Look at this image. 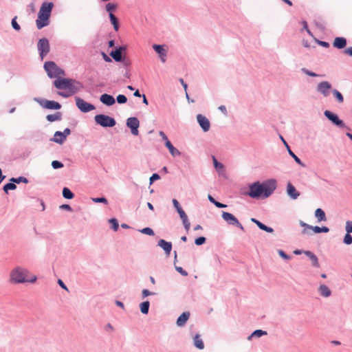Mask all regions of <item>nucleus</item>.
I'll return each mask as SVG.
<instances>
[{"label":"nucleus","mask_w":352,"mask_h":352,"mask_svg":"<svg viewBox=\"0 0 352 352\" xmlns=\"http://www.w3.org/2000/svg\"><path fill=\"white\" fill-rule=\"evenodd\" d=\"M43 67L50 78H56L53 82L54 86L59 90L65 89L58 91V96L67 98L84 89L82 82L74 78H62V76H65V71L58 67L54 61H46Z\"/></svg>","instance_id":"obj_1"},{"label":"nucleus","mask_w":352,"mask_h":352,"mask_svg":"<svg viewBox=\"0 0 352 352\" xmlns=\"http://www.w3.org/2000/svg\"><path fill=\"white\" fill-rule=\"evenodd\" d=\"M276 189V180L270 179L262 183L255 182L249 186L246 195L253 199H265L270 197Z\"/></svg>","instance_id":"obj_2"},{"label":"nucleus","mask_w":352,"mask_h":352,"mask_svg":"<svg viewBox=\"0 0 352 352\" xmlns=\"http://www.w3.org/2000/svg\"><path fill=\"white\" fill-rule=\"evenodd\" d=\"M37 277L35 275H30L28 269L16 266L10 271L9 281L12 284L34 283Z\"/></svg>","instance_id":"obj_3"},{"label":"nucleus","mask_w":352,"mask_h":352,"mask_svg":"<svg viewBox=\"0 0 352 352\" xmlns=\"http://www.w3.org/2000/svg\"><path fill=\"white\" fill-rule=\"evenodd\" d=\"M95 122L102 127H113L116 124V120L107 115L98 114L94 117Z\"/></svg>","instance_id":"obj_4"},{"label":"nucleus","mask_w":352,"mask_h":352,"mask_svg":"<svg viewBox=\"0 0 352 352\" xmlns=\"http://www.w3.org/2000/svg\"><path fill=\"white\" fill-rule=\"evenodd\" d=\"M324 116L335 126H338L340 129H349L343 120L339 118L338 116L329 111L325 110L324 111Z\"/></svg>","instance_id":"obj_5"},{"label":"nucleus","mask_w":352,"mask_h":352,"mask_svg":"<svg viewBox=\"0 0 352 352\" xmlns=\"http://www.w3.org/2000/svg\"><path fill=\"white\" fill-rule=\"evenodd\" d=\"M37 49L41 59L43 60V58L47 56V54L50 52V43L48 39L46 38H40L37 43Z\"/></svg>","instance_id":"obj_6"},{"label":"nucleus","mask_w":352,"mask_h":352,"mask_svg":"<svg viewBox=\"0 0 352 352\" xmlns=\"http://www.w3.org/2000/svg\"><path fill=\"white\" fill-rule=\"evenodd\" d=\"M222 219L230 226H234L244 231L243 226L239 222L238 219L232 214L223 211L221 214Z\"/></svg>","instance_id":"obj_7"},{"label":"nucleus","mask_w":352,"mask_h":352,"mask_svg":"<svg viewBox=\"0 0 352 352\" xmlns=\"http://www.w3.org/2000/svg\"><path fill=\"white\" fill-rule=\"evenodd\" d=\"M316 91L321 94L323 97L327 98L332 93V85L328 81H322L316 86Z\"/></svg>","instance_id":"obj_8"},{"label":"nucleus","mask_w":352,"mask_h":352,"mask_svg":"<svg viewBox=\"0 0 352 352\" xmlns=\"http://www.w3.org/2000/svg\"><path fill=\"white\" fill-rule=\"evenodd\" d=\"M34 100L36 101L42 107L51 110H58L61 108L59 102L54 100H49L46 99H41L35 98Z\"/></svg>","instance_id":"obj_9"},{"label":"nucleus","mask_w":352,"mask_h":352,"mask_svg":"<svg viewBox=\"0 0 352 352\" xmlns=\"http://www.w3.org/2000/svg\"><path fill=\"white\" fill-rule=\"evenodd\" d=\"M75 100L77 107L82 113H88L95 109V106L94 104L88 103L87 102L85 101L83 99L79 97H76Z\"/></svg>","instance_id":"obj_10"},{"label":"nucleus","mask_w":352,"mask_h":352,"mask_svg":"<svg viewBox=\"0 0 352 352\" xmlns=\"http://www.w3.org/2000/svg\"><path fill=\"white\" fill-rule=\"evenodd\" d=\"M71 133V130L69 128L64 129L63 132L56 131L54 137L50 140L52 142L62 144L66 140L67 136Z\"/></svg>","instance_id":"obj_11"},{"label":"nucleus","mask_w":352,"mask_h":352,"mask_svg":"<svg viewBox=\"0 0 352 352\" xmlns=\"http://www.w3.org/2000/svg\"><path fill=\"white\" fill-rule=\"evenodd\" d=\"M126 124L131 129V132L133 135H138L139 133L138 128L140 126V121L136 117H130L126 120Z\"/></svg>","instance_id":"obj_12"},{"label":"nucleus","mask_w":352,"mask_h":352,"mask_svg":"<svg viewBox=\"0 0 352 352\" xmlns=\"http://www.w3.org/2000/svg\"><path fill=\"white\" fill-rule=\"evenodd\" d=\"M299 224L300 226L304 228V229L302 230V234L311 235V233L309 230H312L314 233L316 234L320 233V227L318 226H313L307 223H305L302 221H300Z\"/></svg>","instance_id":"obj_13"},{"label":"nucleus","mask_w":352,"mask_h":352,"mask_svg":"<svg viewBox=\"0 0 352 352\" xmlns=\"http://www.w3.org/2000/svg\"><path fill=\"white\" fill-rule=\"evenodd\" d=\"M197 121L204 132H207L210 130V123L206 116L202 114H197Z\"/></svg>","instance_id":"obj_14"},{"label":"nucleus","mask_w":352,"mask_h":352,"mask_svg":"<svg viewBox=\"0 0 352 352\" xmlns=\"http://www.w3.org/2000/svg\"><path fill=\"white\" fill-rule=\"evenodd\" d=\"M54 7L52 2H43L40 8L38 14L50 17V14Z\"/></svg>","instance_id":"obj_15"},{"label":"nucleus","mask_w":352,"mask_h":352,"mask_svg":"<svg viewBox=\"0 0 352 352\" xmlns=\"http://www.w3.org/2000/svg\"><path fill=\"white\" fill-rule=\"evenodd\" d=\"M153 49L157 53L160 60L162 63H165L166 60L167 50L164 48V45L154 44L153 45Z\"/></svg>","instance_id":"obj_16"},{"label":"nucleus","mask_w":352,"mask_h":352,"mask_svg":"<svg viewBox=\"0 0 352 352\" xmlns=\"http://www.w3.org/2000/svg\"><path fill=\"white\" fill-rule=\"evenodd\" d=\"M100 101L107 106H112L116 102L113 96L107 94H102L100 97Z\"/></svg>","instance_id":"obj_17"},{"label":"nucleus","mask_w":352,"mask_h":352,"mask_svg":"<svg viewBox=\"0 0 352 352\" xmlns=\"http://www.w3.org/2000/svg\"><path fill=\"white\" fill-rule=\"evenodd\" d=\"M49 19L50 17L48 16L38 14V19L36 21L37 28L41 30L43 28L47 26L50 23Z\"/></svg>","instance_id":"obj_18"},{"label":"nucleus","mask_w":352,"mask_h":352,"mask_svg":"<svg viewBox=\"0 0 352 352\" xmlns=\"http://www.w3.org/2000/svg\"><path fill=\"white\" fill-rule=\"evenodd\" d=\"M287 194L292 199H296L300 196L299 192L290 182L287 185Z\"/></svg>","instance_id":"obj_19"},{"label":"nucleus","mask_w":352,"mask_h":352,"mask_svg":"<svg viewBox=\"0 0 352 352\" xmlns=\"http://www.w3.org/2000/svg\"><path fill=\"white\" fill-rule=\"evenodd\" d=\"M158 246L162 248L167 255L170 254L172 250V243L168 242L164 239H160L157 243Z\"/></svg>","instance_id":"obj_20"},{"label":"nucleus","mask_w":352,"mask_h":352,"mask_svg":"<svg viewBox=\"0 0 352 352\" xmlns=\"http://www.w3.org/2000/svg\"><path fill=\"white\" fill-rule=\"evenodd\" d=\"M190 315L188 311L183 312L177 319V325L178 327H184L189 319Z\"/></svg>","instance_id":"obj_21"},{"label":"nucleus","mask_w":352,"mask_h":352,"mask_svg":"<svg viewBox=\"0 0 352 352\" xmlns=\"http://www.w3.org/2000/svg\"><path fill=\"white\" fill-rule=\"evenodd\" d=\"M333 45L337 49H343L346 45V39L344 37H336L333 41Z\"/></svg>","instance_id":"obj_22"},{"label":"nucleus","mask_w":352,"mask_h":352,"mask_svg":"<svg viewBox=\"0 0 352 352\" xmlns=\"http://www.w3.org/2000/svg\"><path fill=\"white\" fill-rule=\"evenodd\" d=\"M193 345L199 350L204 349V343L199 333H197L193 336Z\"/></svg>","instance_id":"obj_23"},{"label":"nucleus","mask_w":352,"mask_h":352,"mask_svg":"<svg viewBox=\"0 0 352 352\" xmlns=\"http://www.w3.org/2000/svg\"><path fill=\"white\" fill-rule=\"evenodd\" d=\"M165 146L168 149L170 153L173 157H178L182 155V153L178 149L175 148L170 141H167V142H165Z\"/></svg>","instance_id":"obj_24"},{"label":"nucleus","mask_w":352,"mask_h":352,"mask_svg":"<svg viewBox=\"0 0 352 352\" xmlns=\"http://www.w3.org/2000/svg\"><path fill=\"white\" fill-rule=\"evenodd\" d=\"M304 254L310 258L313 266L316 267H320L318 258L312 252L307 250L304 252Z\"/></svg>","instance_id":"obj_25"},{"label":"nucleus","mask_w":352,"mask_h":352,"mask_svg":"<svg viewBox=\"0 0 352 352\" xmlns=\"http://www.w3.org/2000/svg\"><path fill=\"white\" fill-rule=\"evenodd\" d=\"M179 215L182 221V223H183V225H184V227L186 231L188 232L190 230V223L188 220L187 214H186V212L184 211H182V212L179 214Z\"/></svg>","instance_id":"obj_26"},{"label":"nucleus","mask_w":352,"mask_h":352,"mask_svg":"<svg viewBox=\"0 0 352 352\" xmlns=\"http://www.w3.org/2000/svg\"><path fill=\"white\" fill-rule=\"evenodd\" d=\"M318 291L320 294L324 298H328L331 294L330 289L326 285H321L318 288Z\"/></svg>","instance_id":"obj_27"},{"label":"nucleus","mask_w":352,"mask_h":352,"mask_svg":"<svg viewBox=\"0 0 352 352\" xmlns=\"http://www.w3.org/2000/svg\"><path fill=\"white\" fill-rule=\"evenodd\" d=\"M267 333L266 331H263V330H261V329H256L255 331H254L248 337V340H251L252 338H261V336H265L267 335Z\"/></svg>","instance_id":"obj_28"},{"label":"nucleus","mask_w":352,"mask_h":352,"mask_svg":"<svg viewBox=\"0 0 352 352\" xmlns=\"http://www.w3.org/2000/svg\"><path fill=\"white\" fill-rule=\"evenodd\" d=\"M46 119L50 122L59 121L62 119V113L60 111H57L54 114H49L46 116Z\"/></svg>","instance_id":"obj_29"},{"label":"nucleus","mask_w":352,"mask_h":352,"mask_svg":"<svg viewBox=\"0 0 352 352\" xmlns=\"http://www.w3.org/2000/svg\"><path fill=\"white\" fill-rule=\"evenodd\" d=\"M315 217L317 219L318 221H319V222L327 221L325 212L321 208H318L316 210Z\"/></svg>","instance_id":"obj_30"},{"label":"nucleus","mask_w":352,"mask_h":352,"mask_svg":"<svg viewBox=\"0 0 352 352\" xmlns=\"http://www.w3.org/2000/svg\"><path fill=\"white\" fill-rule=\"evenodd\" d=\"M150 302L148 300L144 301L140 304V309L142 314L146 315L148 313Z\"/></svg>","instance_id":"obj_31"},{"label":"nucleus","mask_w":352,"mask_h":352,"mask_svg":"<svg viewBox=\"0 0 352 352\" xmlns=\"http://www.w3.org/2000/svg\"><path fill=\"white\" fill-rule=\"evenodd\" d=\"M109 16L110 21L113 26V29L116 31H118L119 29V21H118V18L112 12H110L109 14Z\"/></svg>","instance_id":"obj_32"},{"label":"nucleus","mask_w":352,"mask_h":352,"mask_svg":"<svg viewBox=\"0 0 352 352\" xmlns=\"http://www.w3.org/2000/svg\"><path fill=\"white\" fill-rule=\"evenodd\" d=\"M110 56L116 62H122V59L124 58H122V54L116 50L111 51L110 52Z\"/></svg>","instance_id":"obj_33"},{"label":"nucleus","mask_w":352,"mask_h":352,"mask_svg":"<svg viewBox=\"0 0 352 352\" xmlns=\"http://www.w3.org/2000/svg\"><path fill=\"white\" fill-rule=\"evenodd\" d=\"M63 196L65 199H72L74 197V194L71 190L67 187H64L63 189Z\"/></svg>","instance_id":"obj_34"},{"label":"nucleus","mask_w":352,"mask_h":352,"mask_svg":"<svg viewBox=\"0 0 352 352\" xmlns=\"http://www.w3.org/2000/svg\"><path fill=\"white\" fill-rule=\"evenodd\" d=\"M289 155L294 160V161L302 167L305 166V164L300 160V159L288 147Z\"/></svg>","instance_id":"obj_35"},{"label":"nucleus","mask_w":352,"mask_h":352,"mask_svg":"<svg viewBox=\"0 0 352 352\" xmlns=\"http://www.w3.org/2000/svg\"><path fill=\"white\" fill-rule=\"evenodd\" d=\"M208 199L211 203H212L216 207L219 208H224L227 207V205L216 201L210 195H208Z\"/></svg>","instance_id":"obj_36"},{"label":"nucleus","mask_w":352,"mask_h":352,"mask_svg":"<svg viewBox=\"0 0 352 352\" xmlns=\"http://www.w3.org/2000/svg\"><path fill=\"white\" fill-rule=\"evenodd\" d=\"M10 181L14 184H20V183L28 184V179L26 177H23V176H20L19 177H12L10 179Z\"/></svg>","instance_id":"obj_37"},{"label":"nucleus","mask_w":352,"mask_h":352,"mask_svg":"<svg viewBox=\"0 0 352 352\" xmlns=\"http://www.w3.org/2000/svg\"><path fill=\"white\" fill-rule=\"evenodd\" d=\"M332 94H333L335 98L339 103H342L344 102V97L342 94L336 89H332Z\"/></svg>","instance_id":"obj_38"},{"label":"nucleus","mask_w":352,"mask_h":352,"mask_svg":"<svg viewBox=\"0 0 352 352\" xmlns=\"http://www.w3.org/2000/svg\"><path fill=\"white\" fill-rule=\"evenodd\" d=\"M16 188V184L12 182H10L8 184H6L3 188V189L6 193H8L9 190H15Z\"/></svg>","instance_id":"obj_39"},{"label":"nucleus","mask_w":352,"mask_h":352,"mask_svg":"<svg viewBox=\"0 0 352 352\" xmlns=\"http://www.w3.org/2000/svg\"><path fill=\"white\" fill-rule=\"evenodd\" d=\"M301 72L307 75V76H311V77H318V76H322L320 74H318L314 72H311L310 70H309L308 69L305 68V67H302L301 68Z\"/></svg>","instance_id":"obj_40"},{"label":"nucleus","mask_w":352,"mask_h":352,"mask_svg":"<svg viewBox=\"0 0 352 352\" xmlns=\"http://www.w3.org/2000/svg\"><path fill=\"white\" fill-rule=\"evenodd\" d=\"M172 202H173V205L174 208H175V210H177L178 214H180L182 212V211H184L182 209V208L181 207L179 201L176 199H173L172 200Z\"/></svg>","instance_id":"obj_41"},{"label":"nucleus","mask_w":352,"mask_h":352,"mask_svg":"<svg viewBox=\"0 0 352 352\" xmlns=\"http://www.w3.org/2000/svg\"><path fill=\"white\" fill-rule=\"evenodd\" d=\"M139 231L141 233H142L144 234L148 235V236H154V234H155L153 230L151 228H148V227L142 228V229L140 230Z\"/></svg>","instance_id":"obj_42"},{"label":"nucleus","mask_w":352,"mask_h":352,"mask_svg":"<svg viewBox=\"0 0 352 352\" xmlns=\"http://www.w3.org/2000/svg\"><path fill=\"white\" fill-rule=\"evenodd\" d=\"M109 222L111 224V228L114 231H117L119 228V224H118V220L115 218H111L109 220Z\"/></svg>","instance_id":"obj_43"},{"label":"nucleus","mask_w":352,"mask_h":352,"mask_svg":"<svg viewBox=\"0 0 352 352\" xmlns=\"http://www.w3.org/2000/svg\"><path fill=\"white\" fill-rule=\"evenodd\" d=\"M91 201L94 203H102L104 204H108V200L102 197H93L91 198Z\"/></svg>","instance_id":"obj_44"},{"label":"nucleus","mask_w":352,"mask_h":352,"mask_svg":"<svg viewBox=\"0 0 352 352\" xmlns=\"http://www.w3.org/2000/svg\"><path fill=\"white\" fill-rule=\"evenodd\" d=\"M17 16H14L11 21V25L12 28L16 31H19L21 30V26L16 21Z\"/></svg>","instance_id":"obj_45"},{"label":"nucleus","mask_w":352,"mask_h":352,"mask_svg":"<svg viewBox=\"0 0 352 352\" xmlns=\"http://www.w3.org/2000/svg\"><path fill=\"white\" fill-rule=\"evenodd\" d=\"M116 101L118 104H124L127 101V98L123 94H119L116 97Z\"/></svg>","instance_id":"obj_46"},{"label":"nucleus","mask_w":352,"mask_h":352,"mask_svg":"<svg viewBox=\"0 0 352 352\" xmlns=\"http://www.w3.org/2000/svg\"><path fill=\"white\" fill-rule=\"evenodd\" d=\"M52 166L54 169L61 168L64 166L63 164L58 160H54L52 162Z\"/></svg>","instance_id":"obj_47"},{"label":"nucleus","mask_w":352,"mask_h":352,"mask_svg":"<svg viewBox=\"0 0 352 352\" xmlns=\"http://www.w3.org/2000/svg\"><path fill=\"white\" fill-rule=\"evenodd\" d=\"M212 159L214 168L217 170H222L223 168V165L221 162H219L215 157L213 156Z\"/></svg>","instance_id":"obj_48"},{"label":"nucleus","mask_w":352,"mask_h":352,"mask_svg":"<svg viewBox=\"0 0 352 352\" xmlns=\"http://www.w3.org/2000/svg\"><path fill=\"white\" fill-rule=\"evenodd\" d=\"M314 23L316 26L321 30H324L325 29V24L322 20H315Z\"/></svg>","instance_id":"obj_49"},{"label":"nucleus","mask_w":352,"mask_h":352,"mask_svg":"<svg viewBox=\"0 0 352 352\" xmlns=\"http://www.w3.org/2000/svg\"><path fill=\"white\" fill-rule=\"evenodd\" d=\"M116 8L117 5L112 3H109L105 6V9L109 12V14L112 12L113 10H116Z\"/></svg>","instance_id":"obj_50"},{"label":"nucleus","mask_w":352,"mask_h":352,"mask_svg":"<svg viewBox=\"0 0 352 352\" xmlns=\"http://www.w3.org/2000/svg\"><path fill=\"white\" fill-rule=\"evenodd\" d=\"M343 242L346 245H351L352 243V236L346 233L344 237Z\"/></svg>","instance_id":"obj_51"},{"label":"nucleus","mask_w":352,"mask_h":352,"mask_svg":"<svg viewBox=\"0 0 352 352\" xmlns=\"http://www.w3.org/2000/svg\"><path fill=\"white\" fill-rule=\"evenodd\" d=\"M206 241V239L204 236H199L195 240V243L196 245H201L204 244Z\"/></svg>","instance_id":"obj_52"},{"label":"nucleus","mask_w":352,"mask_h":352,"mask_svg":"<svg viewBox=\"0 0 352 352\" xmlns=\"http://www.w3.org/2000/svg\"><path fill=\"white\" fill-rule=\"evenodd\" d=\"M259 229L263 230V231H265L267 232H269V233H272L274 232V229L271 227H268L266 225H265L264 223H262L261 227L259 228Z\"/></svg>","instance_id":"obj_53"},{"label":"nucleus","mask_w":352,"mask_h":352,"mask_svg":"<svg viewBox=\"0 0 352 352\" xmlns=\"http://www.w3.org/2000/svg\"><path fill=\"white\" fill-rule=\"evenodd\" d=\"M155 293L154 292H150L148 289H144L142 291V297L143 298L148 296H151V295H155Z\"/></svg>","instance_id":"obj_54"},{"label":"nucleus","mask_w":352,"mask_h":352,"mask_svg":"<svg viewBox=\"0 0 352 352\" xmlns=\"http://www.w3.org/2000/svg\"><path fill=\"white\" fill-rule=\"evenodd\" d=\"M278 253L279 256L285 260H289L291 258L290 256L287 255L283 250H278Z\"/></svg>","instance_id":"obj_55"},{"label":"nucleus","mask_w":352,"mask_h":352,"mask_svg":"<svg viewBox=\"0 0 352 352\" xmlns=\"http://www.w3.org/2000/svg\"><path fill=\"white\" fill-rule=\"evenodd\" d=\"M345 230L346 231V233L351 234L352 232V221H347L346 222Z\"/></svg>","instance_id":"obj_56"},{"label":"nucleus","mask_w":352,"mask_h":352,"mask_svg":"<svg viewBox=\"0 0 352 352\" xmlns=\"http://www.w3.org/2000/svg\"><path fill=\"white\" fill-rule=\"evenodd\" d=\"M160 179V176L159 175V174L153 173L149 179V183H150V184H152L154 182H155L156 180H158Z\"/></svg>","instance_id":"obj_57"},{"label":"nucleus","mask_w":352,"mask_h":352,"mask_svg":"<svg viewBox=\"0 0 352 352\" xmlns=\"http://www.w3.org/2000/svg\"><path fill=\"white\" fill-rule=\"evenodd\" d=\"M175 270L177 272H178L182 276H188V272L185 270H184L182 267L176 266Z\"/></svg>","instance_id":"obj_58"},{"label":"nucleus","mask_w":352,"mask_h":352,"mask_svg":"<svg viewBox=\"0 0 352 352\" xmlns=\"http://www.w3.org/2000/svg\"><path fill=\"white\" fill-rule=\"evenodd\" d=\"M101 55L105 62L110 63L112 61L111 58L104 52H101Z\"/></svg>","instance_id":"obj_59"},{"label":"nucleus","mask_w":352,"mask_h":352,"mask_svg":"<svg viewBox=\"0 0 352 352\" xmlns=\"http://www.w3.org/2000/svg\"><path fill=\"white\" fill-rule=\"evenodd\" d=\"M160 136L162 138V139L165 142H167V141H169V140L167 138V135L165 134V133L162 131H160L159 132Z\"/></svg>","instance_id":"obj_60"},{"label":"nucleus","mask_w":352,"mask_h":352,"mask_svg":"<svg viewBox=\"0 0 352 352\" xmlns=\"http://www.w3.org/2000/svg\"><path fill=\"white\" fill-rule=\"evenodd\" d=\"M58 284L59 285V286L61 288H63V289H65L66 291H68L67 287L66 286V285L63 283V281L61 279L58 280Z\"/></svg>","instance_id":"obj_61"},{"label":"nucleus","mask_w":352,"mask_h":352,"mask_svg":"<svg viewBox=\"0 0 352 352\" xmlns=\"http://www.w3.org/2000/svg\"><path fill=\"white\" fill-rule=\"evenodd\" d=\"M60 209L66 210L67 211H72V208L69 204H63L60 206Z\"/></svg>","instance_id":"obj_62"},{"label":"nucleus","mask_w":352,"mask_h":352,"mask_svg":"<svg viewBox=\"0 0 352 352\" xmlns=\"http://www.w3.org/2000/svg\"><path fill=\"white\" fill-rule=\"evenodd\" d=\"M318 43L322 46V47H329L330 46L329 43L328 42H326V41H318Z\"/></svg>","instance_id":"obj_63"},{"label":"nucleus","mask_w":352,"mask_h":352,"mask_svg":"<svg viewBox=\"0 0 352 352\" xmlns=\"http://www.w3.org/2000/svg\"><path fill=\"white\" fill-rule=\"evenodd\" d=\"M344 53L352 56V47H349L344 50Z\"/></svg>","instance_id":"obj_64"}]
</instances>
